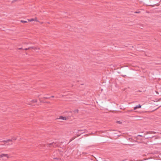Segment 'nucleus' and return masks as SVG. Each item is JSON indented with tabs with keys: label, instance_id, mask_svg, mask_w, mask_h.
Listing matches in <instances>:
<instances>
[{
	"label": "nucleus",
	"instance_id": "2eb2a0df",
	"mask_svg": "<svg viewBox=\"0 0 161 161\" xmlns=\"http://www.w3.org/2000/svg\"><path fill=\"white\" fill-rule=\"evenodd\" d=\"M117 123L119 124H121L122 123V122L120 121H117Z\"/></svg>",
	"mask_w": 161,
	"mask_h": 161
},
{
	"label": "nucleus",
	"instance_id": "20e7f679",
	"mask_svg": "<svg viewBox=\"0 0 161 161\" xmlns=\"http://www.w3.org/2000/svg\"><path fill=\"white\" fill-rule=\"evenodd\" d=\"M141 107V105L140 104L136 106V107H134V109L136 110L137 108H140Z\"/></svg>",
	"mask_w": 161,
	"mask_h": 161
},
{
	"label": "nucleus",
	"instance_id": "aec40b11",
	"mask_svg": "<svg viewBox=\"0 0 161 161\" xmlns=\"http://www.w3.org/2000/svg\"><path fill=\"white\" fill-rule=\"evenodd\" d=\"M49 97H44L43 98H45V99H48L49 98Z\"/></svg>",
	"mask_w": 161,
	"mask_h": 161
},
{
	"label": "nucleus",
	"instance_id": "ddd939ff",
	"mask_svg": "<svg viewBox=\"0 0 161 161\" xmlns=\"http://www.w3.org/2000/svg\"><path fill=\"white\" fill-rule=\"evenodd\" d=\"M35 50H34L35 51H36L37 52H38V51L39 49V48L36 47H35Z\"/></svg>",
	"mask_w": 161,
	"mask_h": 161
},
{
	"label": "nucleus",
	"instance_id": "6ab92c4d",
	"mask_svg": "<svg viewBox=\"0 0 161 161\" xmlns=\"http://www.w3.org/2000/svg\"><path fill=\"white\" fill-rule=\"evenodd\" d=\"M24 50H29L28 47V48H25V49H24Z\"/></svg>",
	"mask_w": 161,
	"mask_h": 161
},
{
	"label": "nucleus",
	"instance_id": "423d86ee",
	"mask_svg": "<svg viewBox=\"0 0 161 161\" xmlns=\"http://www.w3.org/2000/svg\"><path fill=\"white\" fill-rule=\"evenodd\" d=\"M1 158H3V160H6V159L5 158H4V157H3V153H1Z\"/></svg>",
	"mask_w": 161,
	"mask_h": 161
},
{
	"label": "nucleus",
	"instance_id": "dca6fc26",
	"mask_svg": "<svg viewBox=\"0 0 161 161\" xmlns=\"http://www.w3.org/2000/svg\"><path fill=\"white\" fill-rule=\"evenodd\" d=\"M34 21H35L37 22H38V20L36 18L35 19H34Z\"/></svg>",
	"mask_w": 161,
	"mask_h": 161
},
{
	"label": "nucleus",
	"instance_id": "0eeeda50",
	"mask_svg": "<svg viewBox=\"0 0 161 161\" xmlns=\"http://www.w3.org/2000/svg\"><path fill=\"white\" fill-rule=\"evenodd\" d=\"M152 134L151 131H147L146 134Z\"/></svg>",
	"mask_w": 161,
	"mask_h": 161
},
{
	"label": "nucleus",
	"instance_id": "393cba45",
	"mask_svg": "<svg viewBox=\"0 0 161 161\" xmlns=\"http://www.w3.org/2000/svg\"><path fill=\"white\" fill-rule=\"evenodd\" d=\"M51 97H54V96H51Z\"/></svg>",
	"mask_w": 161,
	"mask_h": 161
},
{
	"label": "nucleus",
	"instance_id": "f03ea898",
	"mask_svg": "<svg viewBox=\"0 0 161 161\" xmlns=\"http://www.w3.org/2000/svg\"><path fill=\"white\" fill-rule=\"evenodd\" d=\"M3 155L4 158H7V159H8L11 157L8 154L3 153Z\"/></svg>",
	"mask_w": 161,
	"mask_h": 161
},
{
	"label": "nucleus",
	"instance_id": "7c9ffc66",
	"mask_svg": "<svg viewBox=\"0 0 161 161\" xmlns=\"http://www.w3.org/2000/svg\"><path fill=\"white\" fill-rule=\"evenodd\" d=\"M157 92V94H158V92Z\"/></svg>",
	"mask_w": 161,
	"mask_h": 161
},
{
	"label": "nucleus",
	"instance_id": "f257e3e1",
	"mask_svg": "<svg viewBox=\"0 0 161 161\" xmlns=\"http://www.w3.org/2000/svg\"><path fill=\"white\" fill-rule=\"evenodd\" d=\"M52 145L53 147H56L58 145V143L57 142H53V143L48 144H47V147H49Z\"/></svg>",
	"mask_w": 161,
	"mask_h": 161
},
{
	"label": "nucleus",
	"instance_id": "4468645a",
	"mask_svg": "<svg viewBox=\"0 0 161 161\" xmlns=\"http://www.w3.org/2000/svg\"><path fill=\"white\" fill-rule=\"evenodd\" d=\"M12 140H15L16 139V138L15 137H12Z\"/></svg>",
	"mask_w": 161,
	"mask_h": 161
},
{
	"label": "nucleus",
	"instance_id": "a878e982",
	"mask_svg": "<svg viewBox=\"0 0 161 161\" xmlns=\"http://www.w3.org/2000/svg\"><path fill=\"white\" fill-rule=\"evenodd\" d=\"M149 138V137H147V138H146V139H148Z\"/></svg>",
	"mask_w": 161,
	"mask_h": 161
},
{
	"label": "nucleus",
	"instance_id": "4be33fe9",
	"mask_svg": "<svg viewBox=\"0 0 161 161\" xmlns=\"http://www.w3.org/2000/svg\"><path fill=\"white\" fill-rule=\"evenodd\" d=\"M83 130H78V131H82Z\"/></svg>",
	"mask_w": 161,
	"mask_h": 161
},
{
	"label": "nucleus",
	"instance_id": "9b49d317",
	"mask_svg": "<svg viewBox=\"0 0 161 161\" xmlns=\"http://www.w3.org/2000/svg\"><path fill=\"white\" fill-rule=\"evenodd\" d=\"M28 20L29 21H31V22L32 21H34V19H28Z\"/></svg>",
	"mask_w": 161,
	"mask_h": 161
},
{
	"label": "nucleus",
	"instance_id": "bb28decb",
	"mask_svg": "<svg viewBox=\"0 0 161 161\" xmlns=\"http://www.w3.org/2000/svg\"><path fill=\"white\" fill-rule=\"evenodd\" d=\"M28 104H29V105H31V104L30 103H29Z\"/></svg>",
	"mask_w": 161,
	"mask_h": 161
},
{
	"label": "nucleus",
	"instance_id": "7ed1b4c3",
	"mask_svg": "<svg viewBox=\"0 0 161 161\" xmlns=\"http://www.w3.org/2000/svg\"><path fill=\"white\" fill-rule=\"evenodd\" d=\"M57 119H63L64 120H66L67 119L66 117H63L62 116H61L59 117V118H57Z\"/></svg>",
	"mask_w": 161,
	"mask_h": 161
},
{
	"label": "nucleus",
	"instance_id": "c85d7f7f",
	"mask_svg": "<svg viewBox=\"0 0 161 161\" xmlns=\"http://www.w3.org/2000/svg\"><path fill=\"white\" fill-rule=\"evenodd\" d=\"M0 158H1V153H0Z\"/></svg>",
	"mask_w": 161,
	"mask_h": 161
},
{
	"label": "nucleus",
	"instance_id": "f8f14e48",
	"mask_svg": "<svg viewBox=\"0 0 161 161\" xmlns=\"http://www.w3.org/2000/svg\"><path fill=\"white\" fill-rule=\"evenodd\" d=\"M20 22L23 23H26L27 22V21H26L21 20H20Z\"/></svg>",
	"mask_w": 161,
	"mask_h": 161
},
{
	"label": "nucleus",
	"instance_id": "6e6552de",
	"mask_svg": "<svg viewBox=\"0 0 161 161\" xmlns=\"http://www.w3.org/2000/svg\"><path fill=\"white\" fill-rule=\"evenodd\" d=\"M73 112L75 113H78V109H76L73 111Z\"/></svg>",
	"mask_w": 161,
	"mask_h": 161
},
{
	"label": "nucleus",
	"instance_id": "b1692460",
	"mask_svg": "<svg viewBox=\"0 0 161 161\" xmlns=\"http://www.w3.org/2000/svg\"><path fill=\"white\" fill-rule=\"evenodd\" d=\"M139 13V12H135V13Z\"/></svg>",
	"mask_w": 161,
	"mask_h": 161
},
{
	"label": "nucleus",
	"instance_id": "cd10ccee",
	"mask_svg": "<svg viewBox=\"0 0 161 161\" xmlns=\"http://www.w3.org/2000/svg\"><path fill=\"white\" fill-rule=\"evenodd\" d=\"M47 103H50L49 102H47Z\"/></svg>",
	"mask_w": 161,
	"mask_h": 161
},
{
	"label": "nucleus",
	"instance_id": "f3484780",
	"mask_svg": "<svg viewBox=\"0 0 161 161\" xmlns=\"http://www.w3.org/2000/svg\"><path fill=\"white\" fill-rule=\"evenodd\" d=\"M151 133H152V134H155V133H156V132L155 131H151Z\"/></svg>",
	"mask_w": 161,
	"mask_h": 161
},
{
	"label": "nucleus",
	"instance_id": "473e14b6",
	"mask_svg": "<svg viewBox=\"0 0 161 161\" xmlns=\"http://www.w3.org/2000/svg\"><path fill=\"white\" fill-rule=\"evenodd\" d=\"M161 106H159V107H161Z\"/></svg>",
	"mask_w": 161,
	"mask_h": 161
},
{
	"label": "nucleus",
	"instance_id": "a211bd4d",
	"mask_svg": "<svg viewBox=\"0 0 161 161\" xmlns=\"http://www.w3.org/2000/svg\"><path fill=\"white\" fill-rule=\"evenodd\" d=\"M141 136V137H142L143 136L142 135H137V136Z\"/></svg>",
	"mask_w": 161,
	"mask_h": 161
},
{
	"label": "nucleus",
	"instance_id": "c756f323",
	"mask_svg": "<svg viewBox=\"0 0 161 161\" xmlns=\"http://www.w3.org/2000/svg\"><path fill=\"white\" fill-rule=\"evenodd\" d=\"M154 136H152V137H151V138H152Z\"/></svg>",
	"mask_w": 161,
	"mask_h": 161
},
{
	"label": "nucleus",
	"instance_id": "1a4fd4ad",
	"mask_svg": "<svg viewBox=\"0 0 161 161\" xmlns=\"http://www.w3.org/2000/svg\"><path fill=\"white\" fill-rule=\"evenodd\" d=\"M29 49H33L34 50H35V47H28Z\"/></svg>",
	"mask_w": 161,
	"mask_h": 161
},
{
	"label": "nucleus",
	"instance_id": "5701e85b",
	"mask_svg": "<svg viewBox=\"0 0 161 161\" xmlns=\"http://www.w3.org/2000/svg\"><path fill=\"white\" fill-rule=\"evenodd\" d=\"M19 50L22 49V48H19Z\"/></svg>",
	"mask_w": 161,
	"mask_h": 161
},
{
	"label": "nucleus",
	"instance_id": "9d476101",
	"mask_svg": "<svg viewBox=\"0 0 161 161\" xmlns=\"http://www.w3.org/2000/svg\"><path fill=\"white\" fill-rule=\"evenodd\" d=\"M31 103H36L37 102L36 100H33L31 101Z\"/></svg>",
	"mask_w": 161,
	"mask_h": 161
},
{
	"label": "nucleus",
	"instance_id": "2f4dec72",
	"mask_svg": "<svg viewBox=\"0 0 161 161\" xmlns=\"http://www.w3.org/2000/svg\"><path fill=\"white\" fill-rule=\"evenodd\" d=\"M161 106H159V107H161Z\"/></svg>",
	"mask_w": 161,
	"mask_h": 161
},
{
	"label": "nucleus",
	"instance_id": "39448f33",
	"mask_svg": "<svg viewBox=\"0 0 161 161\" xmlns=\"http://www.w3.org/2000/svg\"><path fill=\"white\" fill-rule=\"evenodd\" d=\"M9 141L10 142L12 141V139H8L6 141H3V142H4V144H5V143H7Z\"/></svg>",
	"mask_w": 161,
	"mask_h": 161
},
{
	"label": "nucleus",
	"instance_id": "412c9836",
	"mask_svg": "<svg viewBox=\"0 0 161 161\" xmlns=\"http://www.w3.org/2000/svg\"><path fill=\"white\" fill-rule=\"evenodd\" d=\"M54 159H58V158H53Z\"/></svg>",
	"mask_w": 161,
	"mask_h": 161
}]
</instances>
